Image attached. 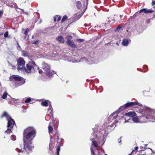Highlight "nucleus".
I'll return each instance as SVG.
<instances>
[{
  "label": "nucleus",
  "mask_w": 155,
  "mask_h": 155,
  "mask_svg": "<svg viewBox=\"0 0 155 155\" xmlns=\"http://www.w3.org/2000/svg\"><path fill=\"white\" fill-rule=\"evenodd\" d=\"M118 114L117 111L114 112L112 113L108 118L110 121L112 122L113 120L115 119L117 117Z\"/></svg>",
  "instance_id": "10"
},
{
  "label": "nucleus",
  "mask_w": 155,
  "mask_h": 155,
  "mask_svg": "<svg viewBox=\"0 0 155 155\" xmlns=\"http://www.w3.org/2000/svg\"><path fill=\"white\" fill-rule=\"evenodd\" d=\"M110 21H108V22H110Z\"/></svg>",
  "instance_id": "62"
},
{
  "label": "nucleus",
  "mask_w": 155,
  "mask_h": 155,
  "mask_svg": "<svg viewBox=\"0 0 155 155\" xmlns=\"http://www.w3.org/2000/svg\"><path fill=\"white\" fill-rule=\"evenodd\" d=\"M152 6H153L154 5H155V2L154 1H153L152 2Z\"/></svg>",
  "instance_id": "47"
},
{
  "label": "nucleus",
  "mask_w": 155,
  "mask_h": 155,
  "mask_svg": "<svg viewBox=\"0 0 155 155\" xmlns=\"http://www.w3.org/2000/svg\"><path fill=\"white\" fill-rule=\"evenodd\" d=\"M5 117L8 121L7 124V130L5 131L6 133L8 134L12 132L13 130V127L14 125H15V122L14 120L12 119L11 117L8 115V113L6 111H4L2 114L1 118Z\"/></svg>",
  "instance_id": "6"
},
{
  "label": "nucleus",
  "mask_w": 155,
  "mask_h": 155,
  "mask_svg": "<svg viewBox=\"0 0 155 155\" xmlns=\"http://www.w3.org/2000/svg\"><path fill=\"white\" fill-rule=\"evenodd\" d=\"M13 85L15 88L25 84V81L22 77L18 75H12L10 77Z\"/></svg>",
  "instance_id": "5"
},
{
  "label": "nucleus",
  "mask_w": 155,
  "mask_h": 155,
  "mask_svg": "<svg viewBox=\"0 0 155 155\" xmlns=\"http://www.w3.org/2000/svg\"><path fill=\"white\" fill-rule=\"evenodd\" d=\"M77 41H78L79 42H83L84 40L83 39H79L77 40Z\"/></svg>",
  "instance_id": "42"
},
{
  "label": "nucleus",
  "mask_w": 155,
  "mask_h": 155,
  "mask_svg": "<svg viewBox=\"0 0 155 155\" xmlns=\"http://www.w3.org/2000/svg\"><path fill=\"white\" fill-rule=\"evenodd\" d=\"M138 147H135V150H138Z\"/></svg>",
  "instance_id": "50"
},
{
  "label": "nucleus",
  "mask_w": 155,
  "mask_h": 155,
  "mask_svg": "<svg viewBox=\"0 0 155 155\" xmlns=\"http://www.w3.org/2000/svg\"><path fill=\"white\" fill-rule=\"evenodd\" d=\"M39 41H36L32 43L33 44H35V45H38V44Z\"/></svg>",
  "instance_id": "38"
},
{
  "label": "nucleus",
  "mask_w": 155,
  "mask_h": 155,
  "mask_svg": "<svg viewBox=\"0 0 155 155\" xmlns=\"http://www.w3.org/2000/svg\"><path fill=\"white\" fill-rule=\"evenodd\" d=\"M75 59L76 58L75 57H74V58L71 57H67L66 58L64 59L66 61L71 62H72L74 63L84 61H87L89 64L97 63L98 62L96 60V59L95 58H91L87 60L84 58H81L79 60H76Z\"/></svg>",
  "instance_id": "7"
},
{
  "label": "nucleus",
  "mask_w": 155,
  "mask_h": 155,
  "mask_svg": "<svg viewBox=\"0 0 155 155\" xmlns=\"http://www.w3.org/2000/svg\"><path fill=\"white\" fill-rule=\"evenodd\" d=\"M135 151L134 150H133L131 153L129 154L128 155H131L134 152H135Z\"/></svg>",
  "instance_id": "49"
},
{
  "label": "nucleus",
  "mask_w": 155,
  "mask_h": 155,
  "mask_svg": "<svg viewBox=\"0 0 155 155\" xmlns=\"http://www.w3.org/2000/svg\"><path fill=\"white\" fill-rule=\"evenodd\" d=\"M104 155H107V154H105Z\"/></svg>",
  "instance_id": "61"
},
{
  "label": "nucleus",
  "mask_w": 155,
  "mask_h": 155,
  "mask_svg": "<svg viewBox=\"0 0 155 155\" xmlns=\"http://www.w3.org/2000/svg\"><path fill=\"white\" fill-rule=\"evenodd\" d=\"M51 116L50 115L48 114V115L45 117V119L46 120H48Z\"/></svg>",
  "instance_id": "32"
},
{
  "label": "nucleus",
  "mask_w": 155,
  "mask_h": 155,
  "mask_svg": "<svg viewBox=\"0 0 155 155\" xmlns=\"http://www.w3.org/2000/svg\"><path fill=\"white\" fill-rule=\"evenodd\" d=\"M12 138V140H15L16 139V137L15 135H12L11 136Z\"/></svg>",
  "instance_id": "34"
},
{
  "label": "nucleus",
  "mask_w": 155,
  "mask_h": 155,
  "mask_svg": "<svg viewBox=\"0 0 155 155\" xmlns=\"http://www.w3.org/2000/svg\"><path fill=\"white\" fill-rule=\"evenodd\" d=\"M136 115V113L134 112H129L125 114V115L130 117L129 118H132V117L135 116Z\"/></svg>",
  "instance_id": "13"
},
{
  "label": "nucleus",
  "mask_w": 155,
  "mask_h": 155,
  "mask_svg": "<svg viewBox=\"0 0 155 155\" xmlns=\"http://www.w3.org/2000/svg\"><path fill=\"white\" fill-rule=\"evenodd\" d=\"M22 55L24 57H28V53L25 51H22Z\"/></svg>",
  "instance_id": "22"
},
{
  "label": "nucleus",
  "mask_w": 155,
  "mask_h": 155,
  "mask_svg": "<svg viewBox=\"0 0 155 155\" xmlns=\"http://www.w3.org/2000/svg\"><path fill=\"white\" fill-rule=\"evenodd\" d=\"M61 18V16L58 15H56L54 18V21H59Z\"/></svg>",
  "instance_id": "20"
},
{
  "label": "nucleus",
  "mask_w": 155,
  "mask_h": 155,
  "mask_svg": "<svg viewBox=\"0 0 155 155\" xmlns=\"http://www.w3.org/2000/svg\"><path fill=\"white\" fill-rule=\"evenodd\" d=\"M14 39H15V40H16L15 38H14Z\"/></svg>",
  "instance_id": "60"
},
{
  "label": "nucleus",
  "mask_w": 155,
  "mask_h": 155,
  "mask_svg": "<svg viewBox=\"0 0 155 155\" xmlns=\"http://www.w3.org/2000/svg\"><path fill=\"white\" fill-rule=\"evenodd\" d=\"M147 146V144H145L144 145V150H145L146 149V148H145V147H146Z\"/></svg>",
  "instance_id": "51"
},
{
  "label": "nucleus",
  "mask_w": 155,
  "mask_h": 155,
  "mask_svg": "<svg viewBox=\"0 0 155 155\" xmlns=\"http://www.w3.org/2000/svg\"><path fill=\"white\" fill-rule=\"evenodd\" d=\"M17 44L18 45V46L17 47V49L18 50H21V47L19 45L18 43V42L17 41Z\"/></svg>",
  "instance_id": "39"
},
{
  "label": "nucleus",
  "mask_w": 155,
  "mask_h": 155,
  "mask_svg": "<svg viewBox=\"0 0 155 155\" xmlns=\"http://www.w3.org/2000/svg\"><path fill=\"white\" fill-rule=\"evenodd\" d=\"M121 27L120 26H118L116 29V31H119L121 28Z\"/></svg>",
  "instance_id": "36"
},
{
  "label": "nucleus",
  "mask_w": 155,
  "mask_h": 155,
  "mask_svg": "<svg viewBox=\"0 0 155 155\" xmlns=\"http://www.w3.org/2000/svg\"><path fill=\"white\" fill-rule=\"evenodd\" d=\"M154 16L155 17V15H154Z\"/></svg>",
  "instance_id": "64"
},
{
  "label": "nucleus",
  "mask_w": 155,
  "mask_h": 155,
  "mask_svg": "<svg viewBox=\"0 0 155 155\" xmlns=\"http://www.w3.org/2000/svg\"><path fill=\"white\" fill-rule=\"evenodd\" d=\"M140 148L141 149V151H144L145 150L144 149V147L140 146Z\"/></svg>",
  "instance_id": "46"
},
{
  "label": "nucleus",
  "mask_w": 155,
  "mask_h": 155,
  "mask_svg": "<svg viewBox=\"0 0 155 155\" xmlns=\"http://www.w3.org/2000/svg\"><path fill=\"white\" fill-rule=\"evenodd\" d=\"M120 18H121L122 17V16L121 15H120Z\"/></svg>",
  "instance_id": "59"
},
{
  "label": "nucleus",
  "mask_w": 155,
  "mask_h": 155,
  "mask_svg": "<svg viewBox=\"0 0 155 155\" xmlns=\"http://www.w3.org/2000/svg\"><path fill=\"white\" fill-rule=\"evenodd\" d=\"M88 0H87V2H88Z\"/></svg>",
  "instance_id": "63"
},
{
  "label": "nucleus",
  "mask_w": 155,
  "mask_h": 155,
  "mask_svg": "<svg viewBox=\"0 0 155 155\" xmlns=\"http://www.w3.org/2000/svg\"><path fill=\"white\" fill-rule=\"evenodd\" d=\"M51 123H49L48 126V132L49 133H51L53 130V127L51 125Z\"/></svg>",
  "instance_id": "23"
},
{
  "label": "nucleus",
  "mask_w": 155,
  "mask_h": 155,
  "mask_svg": "<svg viewBox=\"0 0 155 155\" xmlns=\"http://www.w3.org/2000/svg\"><path fill=\"white\" fill-rule=\"evenodd\" d=\"M8 65L9 66H12V68H13L14 69V68H15V66L12 65L11 64L9 61H8Z\"/></svg>",
  "instance_id": "35"
},
{
  "label": "nucleus",
  "mask_w": 155,
  "mask_h": 155,
  "mask_svg": "<svg viewBox=\"0 0 155 155\" xmlns=\"http://www.w3.org/2000/svg\"><path fill=\"white\" fill-rule=\"evenodd\" d=\"M76 5L77 7V8L78 9H80L81 6V4L80 2L78 1L76 3Z\"/></svg>",
  "instance_id": "26"
},
{
  "label": "nucleus",
  "mask_w": 155,
  "mask_h": 155,
  "mask_svg": "<svg viewBox=\"0 0 155 155\" xmlns=\"http://www.w3.org/2000/svg\"><path fill=\"white\" fill-rule=\"evenodd\" d=\"M125 108H126L125 107V106H124V105H123L122 106H121L118 109V110L117 111V113L119 112H120V111L123 110H124V109H125Z\"/></svg>",
  "instance_id": "25"
},
{
  "label": "nucleus",
  "mask_w": 155,
  "mask_h": 155,
  "mask_svg": "<svg viewBox=\"0 0 155 155\" xmlns=\"http://www.w3.org/2000/svg\"><path fill=\"white\" fill-rule=\"evenodd\" d=\"M57 140L58 141V139H59V136H57Z\"/></svg>",
  "instance_id": "55"
},
{
  "label": "nucleus",
  "mask_w": 155,
  "mask_h": 155,
  "mask_svg": "<svg viewBox=\"0 0 155 155\" xmlns=\"http://www.w3.org/2000/svg\"><path fill=\"white\" fill-rule=\"evenodd\" d=\"M3 2L6 3V4L7 6H10L11 7H13L12 5H10V4H11L13 3V2L12 0H3Z\"/></svg>",
  "instance_id": "15"
},
{
  "label": "nucleus",
  "mask_w": 155,
  "mask_h": 155,
  "mask_svg": "<svg viewBox=\"0 0 155 155\" xmlns=\"http://www.w3.org/2000/svg\"><path fill=\"white\" fill-rule=\"evenodd\" d=\"M116 45H118V43H116Z\"/></svg>",
  "instance_id": "56"
},
{
  "label": "nucleus",
  "mask_w": 155,
  "mask_h": 155,
  "mask_svg": "<svg viewBox=\"0 0 155 155\" xmlns=\"http://www.w3.org/2000/svg\"><path fill=\"white\" fill-rule=\"evenodd\" d=\"M129 44V40L127 39H125L123 40L122 42V45L125 46H126L128 45Z\"/></svg>",
  "instance_id": "18"
},
{
  "label": "nucleus",
  "mask_w": 155,
  "mask_h": 155,
  "mask_svg": "<svg viewBox=\"0 0 155 155\" xmlns=\"http://www.w3.org/2000/svg\"><path fill=\"white\" fill-rule=\"evenodd\" d=\"M42 68L45 71V73L48 78H51L52 77L53 74L50 71V66L48 64L43 63L42 64Z\"/></svg>",
  "instance_id": "8"
},
{
  "label": "nucleus",
  "mask_w": 155,
  "mask_h": 155,
  "mask_svg": "<svg viewBox=\"0 0 155 155\" xmlns=\"http://www.w3.org/2000/svg\"><path fill=\"white\" fill-rule=\"evenodd\" d=\"M53 109L51 107V104L49 105V107L48 110L47 111V114H49L52 116L53 117Z\"/></svg>",
  "instance_id": "14"
},
{
  "label": "nucleus",
  "mask_w": 155,
  "mask_h": 155,
  "mask_svg": "<svg viewBox=\"0 0 155 155\" xmlns=\"http://www.w3.org/2000/svg\"><path fill=\"white\" fill-rule=\"evenodd\" d=\"M17 64L18 66V68H24L25 64V61L23 59L19 58L17 60Z\"/></svg>",
  "instance_id": "9"
},
{
  "label": "nucleus",
  "mask_w": 155,
  "mask_h": 155,
  "mask_svg": "<svg viewBox=\"0 0 155 155\" xmlns=\"http://www.w3.org/2000/svg\"><path fill=\"white\" fill-rule=\"evenodd\" d=\"M72 38V37L71 36H67L66 38V39H67L66 43L67 44L69 43L70 41H71V40Z\"/></svg>",
  "instance_id": "21"
},
{
  "label": "nucleus",
  "mask_w": 155,
  "mask_h": 155,
  "mask_svg": "<svg viewBox=\"0 0 155 155\" xmlns=\"http://www.w3.org/2000/svg\"><path fill=\"white\" fill-rule=\"evenodd\" d=\"M3 14V12L2 11L0 10V18H1Z\"/></svg>",
  "instance_id": "41"
},
{
  "label": "nucleus",
  "mask_w": 155,
  "mask_h": 155,
  "mask_svg": "<svg viewBox=\"0 0 155 155\" xmlns=\"http://www.w3.org/2000/svg\"><path fill=\"white\" fill-rule=\"evenodd\" d=\"M94 152L96 153V155H99V152L98 150H96L95 151H94Z\"/></svg>",
  "instance_id": "43"
},
{
  "label": "nucleus",
  "mask_w": 155,
  "mask_h": 155,
  "mask_svg": "<svg viewBox=\"0 0 155 155\" xmlns=\"http://www.w3.org/2000/svg\"><path fill=\"white\" fill-rule=\"evenodd\" d=\"M53 72L55 74H56V72H55L54 71H53Z\"/></svg>",
  "instance_id": "58"
},
{
  "label": "nucleus",
  "mask_w": 155,
  "mask_h": 155,
  "mask_svg": "<svg viewBox=\"0 0 155 155\" xmlns=\"http://www.w3.org/2000/svg\"><path fill=\"white\" fill-rule=\"evenodd\" d=\"M50 119H51V120H52V124H54L55 123V120L53 118V116L52 117V116H51L50 117Z\"/></svg>",
  "instance_id": "31"
},
{
  "label": "nucleus",
  "mask_w": 155,
  "mask_h": 155,
  "mask_svg": "<svg viewBox=\"0 0 155 155\" xmlns=\"http://www.w3.org/2000/svg\"><path fill=\"white\" fill-rule=\"evenodd\" d=\"M60 150V147L59 145H58L57 147V151L59 152Z\"/></svg>",
  "instance_id": "37"
},
{
  "label": "nucleus",
  "mask_w": 155,
  "mask_h": 155,
  "mask_svg": "<svg viewBox=\"0 0 155 155\" xmlns=\"http://www.w3.org/2000/svg\"><path fill=\"white\" fill-rule=\"evenodd\" d=\"M36 134V130L33 127H29L25 129L23 132V148L21 145H20L16 149V151L22 153L23 155L30 153L33 148L31 141L35 137Z\"/></svg>",
  "instance_id": "1"
},
{
  "label": "nucleus",
  "mask_w": 155,
  "mask_h": 155,
  "mask_svg": "<svg viewBox=\"0 0 155 155\" xmlns=\"http://www.w3.org/2000/svg\"><path fill=\"white\" fill-rule=\"evenodd\" d=\"M67 18H68V17L66 15H64L63 16V17L62 18V19L61 20V22H64V21L65 20H67Z\"/></svg>",
  "instance_id": "27"
},
{
  "label": "nucleus",
  "mask_w": 155,
  "mask_h": 155,
  "mask_svg": "<svg viewBox=\"0 0 155 155\" xmlns=\"http://www.w3.org/2000/svg\"><path fill=\"white\" fill-rule=\"evenodd\" d=\"M64 140L63 139H61V141H62V140Z\"/></svg>",
  "instance_id": "57"
},
{
  "label": "nucleus",
  "mask_w": 155,
  "mask_h": 155,
  "mask_svg": "<svg viewBox=\"0 0 155 155\" xmlns=\"http://www.w3.org/2000/svg\"><path fill=\"white\" fill-rule=\"evenodd\" d=\"M37 70H38L39 73L40 74H41L43 72L41 70H39V68L38 70H37V69H36L35 70L36 71Z\"/></svg>",
  "instance_id": "40"
},
{
  "label": "nucleus",
  "mask_w": 155,
  "mask_h": 155,
  "mask_svg": "<svg viewBox=\"0 0 155 155\" xmlns=\"http://www.w3.org/2000/svg\"><path fill=\"white\" fill-rule=\"evenodd\" d=\"M70 47L73 48H76V46L74 43L72 41L69 42V43L67 44Z\"/></svg>",
  "instance_id": "19"
},
{
  "label": "nucleus",
  "mask_w": 155,
  "mask_h": 155,
  "mask_svg": "<svg viewBox=\"0 0 155 155\" xmlns=\"http://www.w3.org/2000/svg\"><path fill=\"white\" fill-rule=\"evenodd\" d=\"M91 155H96V153L94 152V150L92 148H91Z\"/></svg>",
  "instance_id": "30"
},
{
  "label": "nucleus",
  "mask_w": 155,
  "mask_h": 155,
  "mask_svg": "<svg viewBox=\"0 0 155 155\" xmlns=\"http://www.w3.org/2000/svg\"><path fill=\"white\" fill-rule=\"evenodd\" d=\"M134 105H137V103L134 102H127L124 105V106L125 107V108H127L129 107L132 106ZM137 105H140L139 104Z\"/></svg>",
  "instance_id": "12"
},
{
  "label": "nucleus",
  "mask_w": 155,
  "mask_h": 155,
  "mask_svg": "<svg viewBox=\"0 0 155 155\" xmlns=\"http://www.w3.org/2000/svg\"><path fill=\"white\" fill-rule=\"evenodd\" d=\"M56 40L60 43H64V41L63 38L61 36H58L56 38Z\"/></svg>",
  "instance_id": "16"
},
{
  "label": "nucleus",
  "mask_w": 155,
  "mask_h": 155,
  "mask_svg": "<svg viewBox=\"0 0 155 155\" xmlns=\"http://www.w3.org/2000/svg\"><path fill=\"white\" fill-rule=\"evenodd\" d=\"M51 143H50L49 144V149L50 150H51Z\"/></svg>",
  "instance_id": "48"
},
{
  "label": "nucleus",
  "mask_w": 155,
  "mask_h": 155,
  "mask_svg": "<svg viewBox=\"0 0 155 155\" xmlns=\"http://www.w3.org/2000/svg\"><path fill=\"white\" fill-rule=\"evenodd\" d=\"M142 113L143 115L142 116L135 117H132V118H129L126 121L124 122V123L130 122L132 120L134 123L146 122L151 121L150 119L152 118L151 115V110L147 107H145L143 109Z\"/></svg>",
  "instance_id": "3"
},
{
  "label": "nucleus",
  "mask_w": 155,
  "mask_h": 155,
  "mask_svg": "<svg viewBox=\"0 0 155 155\" xmlns=\"http://www.w3.org/2000/svg\"><path fill=\"white\" fill-rule=\"evenodd\" d=\"M27 68H18V70L19 71H21L23 72L27 73H30L33 71L34 72L36 71V69H38V67L35 64V62L32 61H29L28 63L26 64Z\"/></svg>",
  "instance_id": "4"
},
{
  "label": "nucleus",
  "mask_w": 155,
  "mask_h": 155,
  "mask_svg": "<svg viewBox=\"0 0 155 155\" xmlns=\"http://www.w3.org/2000/svg\"><path fill=\"white\" fill-rule=\"evenodd\" d=\"M49 102L50 104V102L48 101H45L41 102V104L44 106L47 107L49 105Z\"/></svg>",
  "instance_id": "17"
},
{
  "label": "nucleus",
  "mask_w": 155,
  "mask_h": 155,
  "mask_svg": "<svg viewBox=\"0 0 155 155\" xmlns=\"http://www.w3.org/2000/svg\"><path fill=\"white\" fill-rule=\"evenodd\" d=\"M121 137H120L119 140H120V141L119 142V143H120L121 142V140H120V138Z\"/></svg>",
  "instance_id": "53"
},
{
  "label": "nucleus",
  "mask_w": 155,
  "mask_h": 155,
  "mask_svg": "<svg viewBox=\"0 0 155 155\" xmlns=\"http://www.w3.org/2000/svg\"><path fill=\"white\" fill-rule=\"evenodd\" d=\"M59 152L57 151V155H59Z\"/></svg>",
  "instance_id": "52"
},
{
  "label": "nucleus",
  "mask_w": 155,
  "mask_h": 155,
  "mask_svg": "<svg viewBox=\"0 0 155 155\" xmlns=\"http://www.w3.org/2000/svg\"><path fill=\"white\" fill-rule=\"evenodd\" d=\"M98 125L96 124L95 127L93 128V132L90 138V140L92 141V145L96 147H97L98 145L97 142L94 140L107 136L110 131L111 126H108L106 128H103L102 130L101 128H100V130H98Z\"/></svg>",
  "instance_id": "2"
},
{
  "label": "nucleus",
  "mask_w": 155,
  "mask_h": 155,
  "mask_svg": "<svg viewBox=\"0 0 155 155\" xmlns=\"http://www.w3.org/2000/svg\"><path fill=\"white\" fill-rule=\"evenodd\" d=\"M29 29L28 28H27L25 29H22V31H24V33L25 34H26L28 33L29 31Z\"/></svg>",
  "instance_id": "28"
},
{
  "label": "nucleus",
  "mask_w": 155,
  "mask_h": 155,
  "mask_svg": "<svg viewBox=\"0 0 155 155\" xmlns=\"http://www.w3.org/2000/svg\"><path fill=\"white\" fill-rule=\"evenodd\" d=\"M12 100L13 101H17L19 100V99H15L14 98H12Z\"/></svg>",
  "instance_id": "44"
},
{
  "label": "nucleus",
  "mask_w": 155,
  "mask_h": 155,
  "mask_svg": "<svg viewBox=\"0 0 155 155\" xmlns=\"http://www.w3.org/2000/svg\"><path fill=\"white\" fill-rule=\"evenodd\" d=\"M142 12H143L145 13H152L154 12L153 10L151 9H147L146 8H143L140 11L139 13H140Z\"/></svg>",
  "instance_id": "11"
},
{
  "label": "nucleus",
  "mask_w": 155,
  "mask_h": 155,
  "mask_svg": "<svg viewBox=\"0 0 155 155\" xmlns=\"http://www.w3.org/2000/svg\"><path fill=\"white\" fill-rule=\"evenodd\" d=\"M117 122H118V121H117V120H116L114 121V122L113 123V124H112L111 125L112 126L113 125L116 124L117 123Z\"/></svg>",
  "instance_id": "45"
},
{
  "label": "nucleus",
  "mask_w": 155,
  "mask_h": 155,
  "mask_svg": "<svg viewBox=\"0 0 155 155\" xmlns=\"http://www.w3.org/2000/svg\"><path fill=\"white\" fill-rule=\"evenodd\" d=\"M31 98H28L26 99V100L25 101V102L26 103H28L29 102L31 101Z\"/></svg>",
  "instance_id": "29"
},
{
  "label": "nucleus",
  "mask_w": 155,
  "mask_h": 155,
  "mask_svg": "<svg viewBox=\"0 0 155 155\" xmlns=\"http://www.w3.org/2000/svg\"><path fill=\"white\" fill-rule=\"evenodd\" d=\"M144 68H147V66L146 65H145L144 66Z\"/></svg>",
  "instance_id": "54"
},
{
  "label": "nucleus",
  "mask_w": 155,
  "mask_h": 155,
  "mask_svg": "<svg viewBox=\"0 0 155 155\" xmlns=\"http://www.w3.org/2000/svg\"><path fill=\"white\" fill-rule=\"evenodd\" d=\"M4 37L5 38H7L8 37H9L8 36V31L6 32L4 35Z\"/></svg>",
  "instance_id": "33"
},
{
  "label": "nucleus",
  "mask_w": 155,
  "mask_h": 155,
  "mask_svg": "<svg viewBox=\"0 0 155 155\" xmlns=\"http://www.w3.org/2000/svg\"><path fill=\"white\" fill-rule=\"evenodd\" d=\"M8 95V94L6 92L4 93L3 95L2 96V98L3 99H5Z\"/></svg>",
  "instance_id": "24"
}]
</instances>
